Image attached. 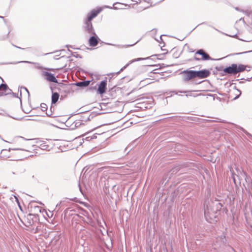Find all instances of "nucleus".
Masks as SVG:
<instances>
[{
	"instance_id": "obj_1",
	"label": "nucleus",
	"mask_w": 252,
	"mask_h": 252,
	"mask_svg": "<svg viewBox=\"0 0 252 252\" xmlns=\"http://www.w3.org/2000/svg\"><path fill=\"white\" fill-rule=\"evenodd\" d=\"M12 143L18 147L2 150L0 154L1 158L19 159L23 157L21 155L22 152H30L29 148L27 146V141L23 137H16L13 139Z\"/></svg>"
},
{
	"instance_id": "obj_2",
	"label": "nucleus",
	"mask_w": 252,
	"mask_h": 252,
	"mask_svg": "<svg viewBox=\"0 0 252 252\" xmlns=\"http://www.w3.org/2000/svg\"><path fill=\"white\" fill-rule=\"evenodd\" d=\"M222 205L219 202H212L207 206L205 211V217L206 220L211 222L213 221L217 216V213L220 210Z\"/></svg>"
},
{
	"instance_id": "obj_3",
	"label": "nucleus",
	"mask_w": 252,
	"mask_h": 252,
	"mask_svg": "<svg viewBox=\"0 0 252 252\" xmlns=\"http://www.w3.org/2000/svg\"><path fill=\"white\" fill-rule=\"evenodd\" d=\"M102 10V9L97 8L91 10L87 16V18L85 20V30L89 33L94 34V30L93 27L92 20Z\"/></svg>"
},
{
	"instance_id": "obj_4",
	"label": "nucleus",
	"mask_w": 252,
	"mask_h": 252,
	"mask_svg": "<svg viewBox=\"0 0 252 252\" xmlns=\"http://www.w3.org/2000/svg\"><path fill=\"white\" fill-rule=\"evenodd\" d=\"M246 69V66L244 64H232L223 69V72L231 74H236L238 73L243 72Z\"/></svg>"
},
{
	"instance_id": "obj_5",
	"label": "nucleus",
	"mask_w": 252,
	"mask_h": 252,
	"mask_svg": "<svg viewBox=\"0 0 252 252\" xmlns=\"http://www.w3.org/2000/svg\"><path fill=\"white\" fill-rule=\"evenodd\" d=\"M194 60L195 61H206L211 60V58L203 50L200 49L195 53Z\"/></svg>"
},
{
	"instance_id": "obj_6",
	"label": "nucleus",
	"mask_w": 252,
	"mask_h": 252,
	"mask_svg": "<svg viewBox=\"0 0 252 252\" xmlns=\"http://www.w3.org/2000/svg\"><path fill=\"white\" fill-rule=\"evenodd\" d=\"M184 80L186 81H189L196 77V71L186 70L182 72Z\"/></svg>"
},
{
	"instance_id": "obj_7",
	"label": "nucleus",
	"mask_w": 252,
	"mask_h": 252,
	"mask_svg": "<svg viewBox=\"0 0 252 252\" xmlns=\"http://www.w3.org/2000/svg\"><path fill=\"white\" fill-rule=\"evenodd\" d=\"M107 81L106 80H103L98 85L97 90V94H104L107 90Z\"/></svg>"
},
{
	"instance_id": "obj_8",
	"label": "nucleus",
	"mask_w": 252,
	"mask_h": 252,
	"mask_svg": "<svg viewBox=\"0 0 252 252\" xmlns=\"http://www.w3.org/2000/svg\"><path fill=\"white\" fill-rule=\"evenodd\" d=\"M42 75L48 81L50 82L58 83L57 79L52 73L47 71H43L42 72Z\"/></svg>"
},
{
	"instance_id": "obj_9",
	"label": "nucleus",
	"mask_w": 252,
	"mask_h": 252,
	"mask_svg": "<svg viewBox=\"0 0 252 252\" xmlns=\"http://www.w3.org/2000/svg\"><path fill=\"white\" fill-rule=\"evenodd\" d=\"M210 72L208 70L204 69L200 71H196V77L199 78H204L209 76Z\"/></svg>"
},
{
	"instance_id": "obj_10",
	"label": "nucleus",
	"mask_w": 252,
	"mask_h": 252,
	"mask_svg": "<svg viewBox=\"0 0 252 252\" xmlns=\"http://www.w3.org/2000/svg\"><path fill=\"white\" fill-rule=\"evenodd\" d=\"M9 91L6 84H2L0 85V96L8 94Z\"/></svg>"
},
{
	"instance_id": "obj_11",
	"label": "nucleus",
	"mask_w": 252,
	"mask_h": 252,
	"mask_svg": "<svg viewBox=\"0 0 252 252\" xmlns=\"http://www.w3.org/2000/svg\"><path fill=\"white\" fill-rule=\"evenodd\" d=\"M98 41L97 37L94 36L91 37L89 40V45L92 47H94L96 46L98 44Z\"/></svg>"
},
{
	"instance_id": "obj_12",
	"label": "nucleus",
	"mask_w": 252,
	"mask_h": 252,
	"mask_svg": "<svg viewBox=\"0 0 252 252\" xmlns=\"http://www.w3.org/2000/svg\"><path fill=\"white\" fill-rule=\"evenodd\" d=\"M90 83V81H85L77 82L76 84V85L77 86L80 87H85L88 86L89 85Z\"/></svg>"
},
{
	"instance_id": "obj_13",
	"label": "nucleus",
	"mask_w": 252,
	"mask_h": 252,
	"mask_svg": "<svg viewBox=\"0 0 252 252\" xmlns=\"http://www.w3.org/2000/svg\"><path fill=\"white\" fill-rule=\"evenodd\" d=\"M60 95L58 93H53L52 95V103H56L59 98Z\"/></svg>"
},
{
	"instance_id": "obj_14",
	"label": "nucleus",
	"mask_w": 252,
	"mask_h": 252,
	"mask_svg": "<svg viewBox=\"0 0 252 252\" xmlns=\"http://www.w3.org/2000/svg\"><path fill=\"white\" fill-rule=\"evenodd\" d=\"M170 53L172 54L173 57H174V58H177L179 56V55H180V53H179V51L177 49H176L175 48L172 49L171 50Z\"/></svg>"
},
{
	"instance_id": "obj_15",
	"label": "nucleus",
	"mask_w": 252,
	"mask_h": 252,
	"mask_svg": "<svg viewBox=\"0 0 252 252\" xmlns=\"http://www.w3.org/2000/svg\"><path fill=\"white\" fill-rule=\"evenodd\" d=\"M115 9H121L124 8V5L120 2H116L113 4Z\"/></svg>"
},
{
	"instance_id": "obj_16",
	"label": "nucleus",
	"mask_w": 252,
	"mask_h": 252,
	"mask_svg": "<svg viewBox=\"0 0 252 252\" xmlns=\"http://www.w3.org/2000/svg\"><path fill=\"white\" fill-rule=\"evenodd\" d=\"M162 50L163 51V53H161V54H159V55H158L159 57H158V59H163V57H162V56L167 54V53H168L167 51H166V50H165L164 49H162Z\"/></svg>"
},
{
	"instance_id": "obj_17",
	"label": "nucleus",
	"mask_w": 252,
	"mask_h": 252,
	"mask_svg": "<svg viewBox=\"0 0 252 252\" xmlns=\"http://www.w3.org/2000/svg\"><path fill=\"white\" fill-rule=\"evenodd\" d=\"M40 107L43 111H46L47 110V106L45 103H41Z\"/></svg>"
},
{
	"instance_id": "obj_18",
	"label": "nucleus",
	"mask_w": 252,
	"mask_h": 252,
	"mask_svg": "<svg viewBox=\"0 0 252 252\" xmlns=\"http://www.w3.org/2000/svg\"><path fill=\"white\" fill-rule=\"evenodd\" d=\"M46 114L48 115V116H49L50 117H55L56 116L54 115V114H52V113H50L48 112H46Z\"/></svg>"
},
{
	"instance_id": "obj_19",
	"label": "nucleus",
	"mask_w": 252,
	"mask_h": 252,
	"mask_svg": "<svg viewBox=\"0 0 252 252\" xmlns=\"http://www.w3.org/2000/svg\"><path fill=\"white\" fill-rule=\"evenodd\" d=\"M47 70H48L49 71H52V70H54V69H53V68H48V69H47Z\"/></svg>"
},
{
	"instance_id": "obj_20",
	"label": "nucleus",
	"mask_w": 252,
	"mask_h": 252,
	"mask_svg": "<svg viewBox=\"0 0 252 252\" xmlns=\"http://www.w3.org/2000/svg\"><path fill=\"white\" fill-rule=\"evenodd\" d=\"M60 85H61V87H64V86H65V85H64V84H61V83L60 84Z\"/></svg>"
},
{
	"instance_id": "obj_21",
	"label": "nucleus",
	"mask_w": 252,
	"mask_h": 252,
	"mask_svg": "<svg viewBox=\"0 0 252 252\" xmlns=\"http://www.w3.org/2000/svg\"><path fill=\"white\" fill-rule=\"evenodd\" d=\"M219 122H220V123H223V121H219Z\"/></svg>"
}]
</instances>
